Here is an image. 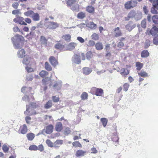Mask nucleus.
Here are the masks:
<instances>
[{
	"label": "nucleus",
	"instance_id": "1",
	"mask_svg": "<svg viewBox=\"0 0 158 158\" xmlns=\"http://www.w3.org/2000/svg\"><path fill=\"white\" fill-rule=\"evenodd\" d=\"M24 40L23 37L19 35H16L11 38L14 47L15 49L19 48L21 47Z\"/></svg>",
	"mask_w": 158,
	"mask_h": 158
},
{
	"label": "nucleus",
	"instance_id": "2",
	"mask_svg": "<svg viewBox=\"0 0 158 158\" xmlns=\"http://www.w3.org/2000/svg\"><path fill=\"white\" fill-rule=\"evenodd\" d=\"M28 105H26V110L24 113V114L27 115H33L35 114H37L36 112L34 111H31L30 110V108L31 107L33 108H35L38 107V105L35 103L30 102L29 103V106L28 107Z\"/></svg>",
	"mask_w": 158,
	"mask_h": 158
},
{
	"label": "nucleus",
	"instance_id": "3",
	"mask_svg": "<svg viewBox=\"0 0 158 158\" xmlns=\"http://www.w3.org/2000/svg\"><path fill=\"white\" fill-rule=\"evenodd\" d=\"M76 0H68L67 4L68 6H71V9L73 10H78L79 6L76 3Z\"/></svg>",
	"mask_w": 158,
	"mask_h": 158
},
{
	"label": "nucleus",
	"instance_id": "4",
	"mask_svg": "<svg viewBox=\"0 0 158 158\" xmlns=\"http://www.w3.org/2000/svg\"><path fill=\"white\" fill-rule=\"evenodd\" d=\"M137 2L136 0H131L127 2L124 5L126 9H129L136 6L137 4Z\"/></svg>",
	"mask_w": 158,
	"mask_h": 158
},
{
	"label": "nucleus",
	"instance_id": "5",
	"mask_svg": "<svg viewBox=\"0 0 158 158\" xmlns=\"http://www.w3.org/2000/svg\"><path fill=\"white\" fill-rule=\"evenodd\" d=\"M24 19L22 17H17L13 19V21L16 23H19V24L26 25L27 24L24 21Z\"/></svg>",
	"mask_w": 158,
	"mask_h": 158
},
{
	"label": "nucleus",
	"instance_id": "6",
	"mask_svg": "<svg viewBox=\"0 0 158 158\" xmlns=\"http://www.w3.org/2000/svg\"><path fill=\"white\" fill-rule=\"evenodd\" d=\"M32 59L31 57L27 55L24 56L23 60V64L28 65L30 64L32 62Z\"/></svg>",
	"mask_w": 158,
	"mask_h": 158
},
{
	"label": "nucleus",
	"instance_id": "7",
	"mask_svg": "<svg viewBox=\"0 0 158 158\" xmlns=\"http://www.w3.org/2000/svg\"><path fill=\"white\" fill-rule=\"evenodd\" d=\"M72 61L77 64H80L81 62L80 56L77 54L74 55L72 58Z\"/></svg>",
	"mask_w": 158,
	"mask_h": 158
},
{
	"label": "nucleus",
	"instance_id": "8",
	"mask_svg": "<svg viewBox=\"0 0 158 158\" xmlns=\"http://www.w3.org/2000/svg\"><path fill=\"white\" fill-rule=\"evenodd\" d=\"M135 27V24L132 22H129L125 26L126 29L129 31H131Z\"/></svg>",
	"mask_w": 158,
	"mask_h": 158
},
{
	"label": "nucleus",
	"instance_id": "9",
	"mask_svg": "<svg viewBox=\"0 0 158 158\" xmlns=\"http://www.w3.org/2000/svg\"><path fill=\"white\" fill-rule=\"evenodd\" d=\"M87 153V152L86 151L78 150L77 151L75 155L77 157L83 156L86 155Z\"/></svg>",
	"mask_w": 158,
	"mask_h": 158
},
{
	"label": "nucleus",
	"instance_id": "10",
	"mask_svg": "<svg viewBox=\"0 0 158 158\" xmlns=\"http://www.w3.org/2000/svg\"><path fill=\"white\" fill-rule=\"evenodd\" d=\"M27 128L26 125L24 124L23 126H20L18 132L19 133L24 134L27 133Z\"/></svg>",
	"mask_w": 158,
	"mask_h": 158
},
{
	"label": "nucleus",
	"instance_id": "11",
	"mask_svg": "<svg viewBox=\"0 0 158 158\" xmlns=\"http://www.w3.org/2000/svg\"><path fill=\"white\" fill-rule=\"evenodd\" d=\"M53 128V126L50 124L47 126L43 131H45V132L47 134H50L52 132Z\"/></svg>",
	"mask_w": 158,
	"mask_h": 158
},
{
	"label": "nucleus",
	"instance_id": "12",
	"mask_svg": "<svg viewBox=\"0 0 158 158\" xmlns=\"http://www.w3.org/2000/svg\"><path fill=\"white\" fill-rule=\"evenodd\" d=\"M49 61L51 64L55 67L58 64V62L56 58L53 56H51L49 59Z\"/></svg>",
	"mask_w": 158,
	"mask_h": 158
},
{
	"label": "nucleus",
	"instance_id": "13",
	"mask_svg": "<svg viewBox=\"0 0 158 158\" xmlns=\"http://www.w3.org/2000/svg\"><path fill=\"white\" fill-rule=\"evenodd\" d=\"M114 34L116 37H118L121 35V31L119 27H117L114 29Z\"/></svg>",
	"mask_w": 158,
	"mask_h": 158
},
{
	"label": "nucleus",
	"instance_id": "14",
	"mask_svg": "<svg viewBox=\"0 0 158 158\" xmlns=\"http://www.w3.org/2000/svg\"><path fill=\"white\" fill-rule=\"evenodd\" d=\"M92 70L91 68L85 67L82 69L83 73L85 75H88L92 72Z\"/></svg>",
	"mask_w": 158,
	"mask_h": 158
},
{
	"label": "nucleus",
	"instance_id": "15",
	"mask_svg": "<svg viewBox=\"0 0 158 158\" xmlns=\"http://www.w3.org/2000/svg\"><path fill=\"white\" fill-rule=\"evenodd\" d=\"M77 45V43L72 42L69 43L67 46L66 50H71L74 49L75 47Z\"/></svg>",
	"mask_w": 158,
	"mask_h": 158
},
{
	"label": "nucleus",
	"instance_id": "16",
	"mask_svg": "<svg viewBox=\"0 0 158 158\" xmlns=\"http://www.w3.org/2000/svg\"><path fill=\"white\" fill-rule=\"evenodd\" d=\"M58 24L56 23L50 22L48 23V28L51 29H54L58 27Z\"/></svg>",
	"mask_w": 158,
	"mask_h": 158
},
{
	"label": "nucleus",
	"instance_id": "17",
	"mask_svg": "<svg viewBox=\"0 0 158 158\" xmlns=\"http://www.w3.org/2000/svg\"><path fill=\"white\" fill-rule=\"evenodd\" d=\"M63 129V126L61 122H58L55 126L56 130L58 132L60 131Z\"/></svg>",
	"mask_w": 158,
	"mask_h": 158
},
{
	"label": "nucleus",
	"instance_id": "18",
	"mask_svg": "<svg viewBox=\"0 0 158 158\" xmlns=\"http://www.w3.org/2000/svg\"><path fill=\"white\" fill-rule=\"evenodd\" d=\"M63 141L62 140H57L54 143V147L55 148H59L63 143Z\"/></svg>",
	"mask_w": 158,
	"mask_h": 158
},
{
	"label": "nucleus",
	"instance_id": "19",
	"mask_svg": "<svg viewBox=\"0 0 158 158\" xmlns=\"http://www.w3.org/2000/svg\"><path fill=\"white\" fill-rule=\"evenodd\" d=\"M86 26L93 30L96 29L97 27L96 24L94 23L93 22H90L87 23Z\"/></svg>",
	"mask_w": 158,
	"mask_h": 158
},
{
	"label": "nucleus",
	"instance_id": "20",
	"mask_svg": "<svg viewBox=\"0 0 158 158\" xmlns=\"http://www.w3.org/2000/svg\"><path fill=\"white\" fill-rule=\"evenodd\" d=\"M25 54V52L23 49H19L17 52V56L19 58H22Z\"/></svg>",
	"mask_w": 158,
	"mask_h": 158
},
{
	"label": "nucleus",
	"instance_id": "21",
	"mask_svg": "<svg viewBox=\"0 0 158 158\" xmlns=\"http://www.w3.org/2000/svg\"><path fill=\"white\" fill-rule=\"evenodd\" d=\"M61 84L62 82L60 81L55 82V83L53 85V87L55 89L58 90L61 89Z\"/></svg>",
	"mask_w": 158,
	"mask_h": 158
},
{
	"label": "nucleus",
	"instance_id": "22",
	"mask_svg": "<svg viewBox=\"0 0 158 158\" xmlns=\"http://www.w3.org/2000/svg\"><path fill=\"white\" fill-rule=\"evenodd\" d=\"M158 32V28L156 26L153 27L150 31V33L153 36L156 35L157 33Z\"/></svg>",
	"mask_w": 158,
	"mask_h": 158
},
{
	"label": "nucleus",
	"instance_id": "23",
	"mask_svg": "<svg viewBox=\"0 0 158 158\" xmlns=\"http://www.w3.org/2000/svg\"><path fill=\"white\" fill-rule=\"evenodd\" d=\"M55 47L56 49L60 50H65L64 46L62 45L60 43H58L56 44L55 45Z\"/></svg>",
	"mask_w": 158,
	"mask_h": 158
},
{
	"label": "nucleus",
	"instance_id": "24",
	"mask_svg": "<svg viewBox=\"0 0 158 158\" xmlns=\"http://www.w3.org/2000/svg\"><path fill=\"white\" fill-rule=\"evenodd\" d=\"M95 95L97 96H101L103 93V90L101 89L94 88Z\"/></svg>",
	"mask_w": 158,
	"mask_h": 158
},
{
	"label": "nucleus",
	"instance_id": "25",
	"mask_svg": "<svg viewBox=\"0 0 158 158\" xmlns=\"http://www.w3.org/2000/svg\"><path fill=\"white\" fill-rule=\"evenodd\" d=\"M31 18L33 20L35 21H38L40 20V16L39 14L37 13H34Z\"/></svg>",
	"mask_w": 158,
	"mask_h": 158
},
{
	"label": "nucleus",
	"instance_id": "26",
	"mask_svg": "<svg viewBox=\"0 0 158 158\" xmlns=\"http://www.w3.org/2000/svg\"><path fill=\"white\" fill-rule=\"evenodd\" d=\"M149 53L147 50H144L142 51L141 53V56L143 58H146L148 56Z\"/></svg>",
	"mask_w": 158,
	"mask_h": 158
},
{
	"label": "nucleus",
	"instance_id": "27",
	"mask_svg": "<svg viewBox=\"0 0 158 158\" xmlns=\"http://www.w3.org/2000/svg\"><path fill=\"white\" fill-rule=\"evenodd\" d=\"M129 73V72L127 69H122L120 72V74L123 77H125Z\"/></svg>",
	"mask_w": 158,
	"mask_h": 158
},
{
	"label": "nucleus",
	"instance_id": "28",
	"mask_svg": "<svg viewBox=\"0 0 158 158\" xmlns=\"http://www.w3.org/2000/svg\"><path fill=\"white\" fill-rule=\"evenodd\" d=\"M52 106V100H49L44 106V108L46 109H48L50 108Z\"/></svg>",
	"mask_w": 158,
	"mask_h": 158
},
{
	"label": "nucleus",
	"instance_id": "29",
	"mask_svg": "<svg viewBox=\"0 0 158 158\" xmlns=\"http://www.w3.org/2000/svg\"><path fill=\"white\" fill-rule=\"evenodd\" d=\"M96 48L98 50H101L103 48V45L101 42L97 43L95 45Z\"/></svg>",
	"mask_w": 158,
	"mask_h": 158
},
{
	"label": "nucleus",
	"instance_id": "30",
	"mask_svg": "<svg viewBox=\"0 0 158 158\" xmlns=\"http://www.w3.org/2000/svg\"><path fill=\"white\" fill-rule=\"evenodd\" d=\"M142 13L140 12H138L137 13H135V19L137 20L140 19L142 18Z\"/></svg>",
	"mask_w": 158,
	"mask_h": 158
},
{
	"label": "nucleus",
	"instance_id": "31",
	"mask_svg": "<svg viewBox=\"0 0 158 158\" xmlns=\"http://www.w3.org/2000/svg\"><path fill=\"white\" fill-rule=\"evenodd\" d=\"M48 74V72L45 70H42L39 73L40 76L42 77H45L47 76Z\"/></svg>",
	"mask_w": 158,
	"mask_h": 158
},
{
	"label": "nucleus",
	"instance_id": "32",
	"mask_svg": "<svg viewBox=\"0 0 158 158\" xmlns=\"http://www.w3.org/2000/svg\"><path fill=\"white\" fill-rule=\"evenodd\" d=\"M31 89V88L30 87H23L21 89V90L22 92L25 93L30 91Z\"/></svg>",
	"mask_w": 158,
	"mask_h": 158
},
{
	"label": "nucleus",
	"instance_id": "33",
	"mask_svg": "<svg viewBox=\"0 0 158 158\" xmlns=\"http://www.w3.org/2000/svg\"><path fill=\"white\" fill-rule=\"evenodd\" d=\"M34 12L32 10H30L27 12H24V14L27 17H31L33 14H34Z\"/></svg>",
	"mask_w": 158,
	"mask_h": 158
},
{
	"label": "nucleus",
	"instance_id": "34",
	"mask_svg": "<svg viewBox=\"0 0 158 158\" xmlns=\"http://www.w3.org/2000/svg\"><path fill=\"white\" fill-rule=\"evenodd\" d=\"M62 38L68 42L70 41L71 39V35L69 34H66L62 36Z\"/></svg>",
	"mask_w": 158,
	"mask_h": 158
},
{
	"label": "nucleus",
	"instance_id": "35",
	"mask_svg": "<svg viewBox=\"0 0 158 158\" xmlns=\"http://www.w3.org/2000/svg\"><path fill=\"white\" fill-rule=\"evenodd\" d=\"M86 10L90 13H92L94 12V8L92 6H89L86 7Z\"/></svg>",
	"mask_w": 158,
	"mask_h": 158
},
{
	"label": "nucleus",
	"instance_id": "36",
	"mask_svg": "<svg viewBox=\"0 0 158 158\" xmlns=\"http://www.w3.org/2000/svg\"><path fill=\"white\" fill-rule=\"evenodd\" d=\"M45 69L48 71H51L52 69L51 66L47 62L45 63Z\"/></svg>",
	"mask_w": 158,
	"mask_h": 158
},
{
	"label": "nucleus",
	"instance_id": "37",
	"mask_svg": "<svg viewBox=\"0 0 158 158\" xmlns=\"http://www.w3.org/2000/svg\"><path fill=\"white\" fill-rule=\"evenodd\" d=\"M27 137L28 140H32L34 138L35 135L32 133H30L27 135Z\"/></svg>",
	"mask_w": 158,
	"mask_h": 158
},
{
	"label": "nucleus",
	"instance_id": "38",
	"mask_svg": "<svg viewBox=\"0 0 158 158\" xmlns=\"http://www.w3.org/2000/svg\"><path fill=\"white\" fill-rule=\"evenodd\" d=\"M88 95L87 93L85 92H83L81 96L82 100H85L87 99Z\"/></svg>",
	"mask_w": 158,
	"mask_h": 158
},
{
	"label": "nucleus",
	"instance_id": "39",
	"mask_svg": "<svg viewBox=\"0 0 158 158\" xmlns=\"http://www.w3.org/2000/svg\"><path fill=\"white\" fill-rule=\"evenodd\" d=\"M139 75L143 77H146L148 76V74L145 72L142 71L141 72L138 73Z\"/></svg>",
	"mask_w": 158,
	"mask_h": 158
},
{
	"label": "nucleus",
	"instance_id": "40",
	"mask_svg": "<svg viewBox=\"0 0 158 158\" xmlns=\"http://www.w3.org/2000/svg\"><path fill=\"white\" fill-rule=\"evenodd\" d=\"M136 69L137 70H140L143 67V64L142 63H140L139 62H137L136 63Z\"/></svg>",
	"mask_w": 158,
	"mask_h": 158
},
{
	"label": "nucleus",
	"instance_id": "41",
	"mask_svg": "<svg viewBox=\"0 0 158 158\" xmlns=\"http://www.w3.org/2000/svg\"><path fill=\"white\" fill-rule=\"evenodd\" d=\"M101 121L104 127H105L106 126L107 123V119L106 118H102L101 119Z\"/></svg>",
	"mask_w": 158,
	"mask_h": 158
},
{
	"label": "nucleus",
	"instance_id": "42",
	"mask_svg": "<svg viewBox=\"0 0 158 158\" xmlns=\"http://www.w3.org/2000/svg\"><path fill=\"white\" fill-rule=\"evenodd\" d=\"M135 12L134 11H131L128 14V17L129 18H133L134 17L135 18Z\"/></svg>",
	"mask_w": 158,
	"mask_h": 158
},
{
	"label": "nucleus",
	"instance_id": "43",
	"mask_svg": "<svg viewBox=\"0 0 158 158\" xmlns=\"http://www.w3.org/2000/svg\"><path fill=\"white\" fill-rule=\"evenodd\" d=\"M46 143L48 147L51 148L54 147V143L50 140L47 139L46 141Z\"/></svg>",
	"mask_w": 158,
	"mask_h": 158
},
{
	"label": "nucleus",
	"instance_id": "44",
	"mask_svg": "<svg viewBox=\"0 0 158 158\" xmlns=\"http://www.w3.org/2000/svg\"><path fill=\"white\" fill-rule=\"evenodd\" d=\"M152 20L153 22L155 24L158 23V16L155 15L152 17Z\"/></svg>",
	"mask_w": 158,
	"mask_h": 158
},
{
	"label": "nucleus",
	"instance_id": "45",
	"mask_svg": "<svg viewBox=\"0 0 158 158\" xmlns=\"http://www.w3.org/2000/svg\"><path fill=\"white\" fill-rule=\"evenodd\" d=\"M2 149L5 152H7L9 150V148L6 144H4L2 146Z\"/></svg>",
	"mask_w": 158,
	"mask_h": 158
},
{
	"label": "nucleus",
	"instance_id": "46",
	"mask_svg": "<svg viewBox=\"0 0 158 158\" xmlns=\"http://www.w3.org/2000/svg\"><path fill=\"white\" fill-rule=\"evenodd\" d=\"M29 149L31 151H36L38 150V147L35 145H32L30 146Z\"/></svg>",
	"mask_w": 158,
	"mask_h": 158
},
{
	"label": "nucleus",
	"instance_id": "47",
	"mask_svg": "<svg viewBox=\"0 0 158 158\" xmlns=\"http://www.w3.org/2000/svg\"><path fill=\"white\" fill-rule=\"evenodd\" d=\"M91 37L92 39L95 40H97L99 39V35L96 33H94L91 35Z\"/></svg>",
	"mask_w": 158,
	"mask_h": 158
},
{
	"label": "nucleus",
	"instance_id": "48",
	"mask_svg": "<svg viewBox=\"0 0 158 158\" xmlns=\"http://www.w3.org/2000/svg\"><path fill=\"white\" fill-rule=\"evenodd\" d=\"M85 14L82 12L78 13L77 15V18L80 19H82L83 18L85 17Z\"/></svg>",
	"mask_w": 158,
	"mask_h": 158
},
{
	"label": "nucleus",
	"instance_id": "49",
	"mask_svg": "<svg viewBox=\"0 0 158 158\" xmlns=\"http://www.w3.org/2000/svg\"><path fill=\"white\" fill-rule=\"evenodd\" d=\"M40 41L41 43L45 45H46L47 44V40L46 39L45 37L43 36H41L40 38Z\"/></svg>",
	"mask_w": 158,
	"mask_h": 158
},
{
	"label": "nucleus",
	"instance_id": "50",
	"mask_svg": "<svg viewBox=\"0 0 158 158\" xmlns=\"http://www.w3.org/2000/svg\"><path fill=\"white\" fill-rule=\"evenodd\" d=\"M51 82V80H49V79L48 78L44 79L42 80V83L44 85H46L49 82Z\"/></svg>",
	"mask_w": 158,
	"mask_h": 158
},
{
	"label": "nucleus",
	"instance_id": "51",
	"mask_svg": "<svg viewBox=\"0 0 158 158\" xmlns=\"http://www.w3.org/2000/svg\"><path fill=\"white\" fill-rule=\"evenodd\" d=\"M152 3L153 7L158 9V0H154Z\"/></svg>",
	"mask_w": 158,
	"mask_h": 158
},
{
	"label": "nucleus",
	"instance_id": "52",
	"mask_svg": "<svg viewBox=\"0 0 158 158\" xmlns=\"http://www.w3.org/2000/svg\"><path fill=\"white\" fill-rule=\"evenodd\" d=\"M92 56V53L91 52L89 51L87 52L86 54V58L88 60L91 59Z\"/></svg>",
	"mask_w": 158,
	"mask_h": 158
},
{
	"label": "nucleus",
	"instance_id": "53",
	"mask_svg": "<svg viewBox=\"0 0 158 158\" xmlns=\"http://www.w3.org/2000/svg\"><path fill=\"white\" fill-rule=\"evenodd\" d=\"M73 145L75 147H82L81 144L78 141H75L73 143Z\"/></svg>",
	"mask_w": 158,
	"mask_h": 158
},
{
	"label": "nucleus",
	"instance_id": "54",
	"mask_svg": "<svg viewBox=\"0 0 158 158\" xmlns=\"http://www.w3.org/2000/svg\"><path fill=\"white\" fill-rule=\"evenodd\" d=\"M71 131L69 127H66L64 130V134L68 135L70 134L71 132Z\"/></svg>",
	"mask_w": 158,
	"mask_h": 158
},
{
	"label": "nucleus",
	"instance_id": "55",
	"mask_svg": "<svg viewBox=\"0 0 158 158\" xmlns=\"http://www.w3.org/2000/svg\"><path fill=\"white\" fill-rule=\"evenodd\" d=\"M153 44L156 45H158V35L155 36L153 40Z\"/></svg>",
	"mask_w": 158,
	"mask_h": 158
},
{
	"label": "nucleus",
	"instance_id": "56",
	"mask_svg": "<svg viewBox=\"0 0 158 158\" xmlns=\"http://www.w3.org/2000/svg\"><path fill=\"white\" fill-rule=\"evenodd\" d=\"M123 86V90L125 91H127L129 87V85L127 83H126L124 84Z\"/></svg>",
	"mask_w": 158,
	"mask_h": 158
},
{
	"label": "nucleus",
	"instance_id": "57",
	"mask_svg": "<svg viewBox=\"0 0 158 158\" xmlns=\"http://www.w3.org/2000/svg\"><path fill=\"white\" fill-rule=\"evenodd\" d=\"M150 40H147L145 42L144 44V47L145 48H148L150 45Z\"/></svg>",
	"mask_w": 158,
	"mask_h": 158
},
{
	"label": "nucleus",
	"instance_id": "58",
	"mask_svg": "<svg viewBox=\"0 0 158 158\" xmlns=\"http://www.w3.org/2000/svg\"><path fill=\"white\" fill-rule=\"evenodd\" d=\"M141 27L143 28H145L146 27V24L145 19L143 20L142 21L141 23Z\"/></svg>",
	"mask_w": 158,
	"mask_h": 158
},
{
	"label": "nucleus",
	"instance_id": "59",
	"mask_svg": "<svg viewBox=\"0 0 158 158\" xmlns=\"http://www.w3.org/2000/svg\"><path fill=\"white\" fill-rule=\"evenodd\" d=\"M95 42L94 41L90 40L89 41L87 45L89 46H93L95 44Z\"/></svg>",
	"mask_w": 158,
	"mask_h": 158
},
{
	"label": "nucleus",
	"instance_id": "60",
	"mask_svg": "<svg viewBox=\"0 0 158 158\" xmlns=\"http://www.w3.org/2000/svg\"><path fill=\"white\" fill-rule=\"evenodd\" d=\"M52 99L53 101L54 102H56L59 101V98L58 97L56 96H53L52 97Z\"/></svg>",
	"mask_w": 158,
	"mask_h": 158
},
{
	"label": "nucleus",
	"instance_id": "61",
	"mask_svg": "<svg viewBox=\"0 0 158 158\" xmlns=\"http://www.w3.org/2000/svg\"><path fill=\"white\" fill-rule=\"evenodd\" d=\"M44 149L43 146L42 144H40L38 147V150L40 152H42Z\"/></svg>",
	"mask_w": 158,
	"mask_h": 158
},
{
	"label": "nucleus",
	"instance_id": "62",
	"mask_svg": "<svg viewBox=\"0 0 158 158\" xmlns=\"http://www.w3.org/2000/svg\"><path fill=\"white\" fill-rule=\"evenodd\" d=\"M151 12L153 14H157V11L155 10V8L154 7H152L151 10Z\"/></svg>",
	"mask_w": 158,
	"mask_h": 158
},
{
	"label": "nucleus",
	"instance_id": "63",
	"mask_svg": "<svg viewBox=\"0 0 158 158\" xmlns=\"http://www.w3.org/2000/svg\"><path fill=\"white\" fill-rule=\"evenodd\" d=\"M77 40L81 43H83L85 42L84 40L81 37H78Z\"/></svg>",
	"mask_w": 158,
	"mask_h": 158
},
{
	"label": "nucleus",
	"instance_id": "64",
	"mask_svg": "<svg viewBox=\"0 0 158 158\" xmlns=\"http://www.w3.org/2000/svg\"><path fill=\"white\" fill-rule=\"evenodd\" d=\"M30 35L31 37H33L36 36L35 33V31H31L28 36Z\"/></svg>",
	"mask_w": 158,
	"mask_h": 158
}]
</instances>
